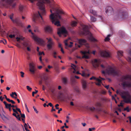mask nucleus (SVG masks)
I'll list each match as a JSON object with an SVG mask.
<instances>
[{"mask_svg":"<svg viewBox=\"0 0 131 131\" xmlns=\"http://www.w3.org/2000/svg\"><path fill=\"white\" fill-rule=\"evenodd\" d=\"M59 104H57L55 105V107H56V109H59V108L58 107V106H59Z\"/></svg>","mask_w":131,"mask_h":131,"instance_id":"3c124183","label":"nucleus"},{"mask_svg":"<svg viewBox=\"0 0 131 131\" xmlns=\"http://www.w3.org/2000/svg\"><path fill=\"white\" fill-rule=\"evenodd\" d=\"M62 110V109L61 108H60V109L58 110V113L59 114L60 113V111H61Z\"/></svg>","mask_w":131,"mask_h":131,"instance_id":"e2e57ef3","label":"nucleus"},{"mask_svg":"<svg viewBox=\"0 0 131 131\" xmlns=\"http://www.w3.org/2000/svg\"><path fill=\"white\" fill-rule=\"evenodd\" d=\"M65 94L63 93L60 92L59 93V96L62 101L67 102L68 100H70L71 99V97L69 95L67 92H64Z\"/></svg>","mask_w":131,"mask_h":131,"instance_id":"39448f33","label":"nucleus"},{"mask_svg":"<svg viewBox=\"0 0 131 131\" xmlns=\"http://www.w3.org/2000/svg\"><path fill=\"white\" fill-rule=\"evenodd\" d=\"M77 24V22L76 21H73L71 22V25L72 27H74L76 26Z\"/></svg>","mask_w":131,"mask_h":131,"instance_id":"aec40b11","label":"nucleus"},{"mask_svg":"<svg viewBox=\"0 0 131 131\" xmlns=\"http://www.w3.org/2000/svg\"><path fill=\"white\" fill-rule=\"evenodd\" d=\"M39 52V55L40 56L42 54H43V55L44 54V53L43 52Z\"/></svg>","mask_w":131,"mask_h":131,"instance_id":"864d4df0","label":"nucleus"},{"mask_svg":"<svg viewBox=\"0 0 131 131\" xmlns=\"http://www.w3.org/2000/svg\"><path fill=\"white\" fill-rule=\"evenodd\" d=\"M95 106L96 107V110L98 112L102 111V108L101 107L102 106L101 103L100 102H96L95 104Z\"/></svg>","mask_w":131,"mask_h":131,"instance_id":"f8f14e48","label":"nucleus"},{"mask_svg":"<svg viewBox=\"0 0 131 131\" xmlns=\"http://www.w3.org/2000/svg\"><path fill=\"white\" fill-rule=\"evenodd\" d=\"M16 38L17 39V41L18 42L20 40H23L24 38H23L22 36H21L20 37H17Z\"/></svg>","mask_w":131,"mask_h":131,"instance_id":"c85d7f7f","label":"nucleus"},{"mask_svg":"<svg viewBox=\"0 0 131 131\" xmlns=\"http://www.w3.org/2000/svg\"><path fill=\"white\" fill-rule=\"evenodd\" d=\"M29 46H28L27 47V49L28 51H31V49L29 47Z\"/></svg>","mask_w":131,"mask_h":131,"instance_id":"0e129e2a","label":"nucleus"},{"mask_svg":"<svg viewBox=\"0 0 131 131\" xmlns=\"http://www.w3.org/2000/svg\"><path fill=\"white\" fill-rule=\"evenodd\" d=\"M14 15V14L13 13H12L9 16V17L10 19L12 20L13 21V22L14 23L15 22H16V21L15 20V19H13V16Z\"/></svg>","mask_w":131,"mask_h":131,"instance_id":"b1692460","label":"nucleus"},{"mask_svg":"<svg viewBox=\"0 0 131 131\" xmlns=\"http://www.w3.org/2000/svg\"><path fill=\"white\" fill-rule=\"evenodd\" d=\"M116 92L117 94H119L120 95L124 102L126 103H131V96L128 92L122 91H119L117 90Z\"/></svg>","mask_w":131,"mask_h":131,"instance_id":"f03ea898","label":"nucleus"},{"mask_svg":"<svg viewBox=\"0 0 131 131\" xmlns=\"http://www.w3.org/2000/svg\"><path fill=\"white\" fill-rule=\"evenodd\" d=\"M97 78L94 77H92L90 78V80H92L93 79H94V80H96Z\"/></svg>","mask_w":131,"mask_h":131,"instance_id":"a18cd8bd","label":"nucleus"},{"mask_svg":"<svg viewBox=\"0 0 131 131\" xmlns=\"http://www.w3.org/2000/svg\"><path fill=\"white\" fill-rule=\"evenodd\" d=\"M0 116L3 120H4V119L6 118V117L5 115L4 114H2L1 113H0Z\"/></svg>","mask_w":131,"mask_h":131,"instance_id":"2f4dec72","label":"nucleus"},{"mask_svg":"<svg viewBox=\"0 0 131 131\" xmlns=\"http://www.w3.org/2000/svg\"><path fill=\"white\" fill-rule=\"evenodd\" d=\"M58 47H59L60 48H62L61 46V45L59 43L58 44Z\"/></svg>","mask_w":131,"mask_h":131,"instance_id":"774afa93","label":"nucleus"},{"mask_svg":"<svg viewBox=\"0 0 131 131\" xmlns=\"http://www.w3.org/2000/svg\"><path fill=\"white\" fill-rule=\"evenodd\" d=\"M127 118H128L129 121V122L130 123H131V117L129 116L127 117Z\"/></svg>","mask_w":131,"mask_h":131,"instance_id":"bf43d9fd","label":"nucleus"},{"mask_svg":"<svg viewBox=\"0 0 131 131\" xmlns=\"http://www.w3.org/2000/svg\"><path fill=\"white\" fill-rule=\"evenodd\" d=\"M21 117L23 118H25V115L24 114H22L21 113H20Z\"/></svg>","mask_w":131,"mask_h":131,"instance_id":"09e8293b","label":"nucleus"},{"mask_svg":"<svg viewBox=\"0 0 131 131\" xmlns=\"http://www.w3.org/2000/svg\"><path fill=\"white\" fill-rule=\"evenodd\" d=\"M75 90L77 93H79L80 92V91L78 89H76Z\"/></svg>","mask_w":131,"mask_h":131,"instance_id":"5fc2aeb1","label":"nucleus"},{"mask_svg":"<svg viewBox=\"0 0 131 131\" xmlns=\"http://www.w3.org/2000/svg\"><path fill=\"white\" fill-rule=\"evenodd\" d=\"M5 107L6 108L8 109V108H9L10 107L9 106V105H8V104H7L5 106Z\"/></svg>","mask_w":131,"mask_h":131,"instance_id":"13d9d810","label":"nucleus"},{"mask_svg":"<svg viewBox=\"0 0 131 131\" xmlns=\"http://www.w3.org/2000/svg\"><path fill=\"white\" fill-rule=\"evenodd\" d=\"M101 67L103 70L102 71V73L105 74L106 73L108 74L112 75L114 76H118L120 73V71L117 68L115 67L111 66H108L106 67L102 64L100 65Z\"/></svg>","mask_w":131,"mask_h":131,"instance_id":"f257e3e1","label":"nucleus"},{"mask_svg":"<svg viewBox=\"0 0 131 131\" xmlns=\"http://www.w3.org/2000/svg\"><path fill=\"white\" fill-rule=\"evenodd\" d=\"M61 52H62L63 53H64V52L63 51V49L62 48H61Z\"/></svg>","mask_w":131,"mask_h":131,"instance_id":"69168bd1","label":"nucleus"},{"mask_svg":"<svg viewBox=\"0 0 131 131\" xmlns=\"http://www.w3.org/2000/svg\"><path fill=\"white\" fill-rule=\"evenodd\" d=\"M12 109H13V110L14 112L16 114H18V112L16 110V109L15 110L14 108H13Z\"/></svg>","mask_w":131,"mask_h":131,"instance_id":"c03bdc74","label":"nucleus"},{"mask_svg":"<svg viewBox=\"0 0 131 131\" xmlns=\"http://www.w3.org/2000/svg\"><path fill=\"white\" fill-rule=\"evenodd\" d=\"M126 59L128 62L131 63V58L128 57Z\"/></svg>","mask_w":131,"mask_h":131,"instance_id":"58836bf2","label":"nucleus"},{"mask_svg":"<svg viewBox=\"0 0 131 131\" xmlns=\"http://www.w3.org/2000/svg\"><path fill=\"white\" fill-rule=\"evenodd\" d=\"M96 80L98 82L97 83H96V84L99 86L101 84V80L97 78Z\"/></svg>","mask_w":131,"mask_h":131,"instance_id":"4be33fe9","label":"nucleus"},{"mask_svg":"<svg viewBox=\"0 0 131 131\" xmlns=\"http://www.w3.org/2000/svg\"><path fill=\"white\" fill-rule=\"evenodd\" d=\"M45 32H51L52 31V28L49 26H47L45 27Z\"/></svg>","mask_w":131,"mask_h":131,"instance_id":"a211bd4d","label":"nucleus"},{"mask_svg":"<svg viewBox=\"0 0 131 131\" xmlns=\"http://www.w3.org/2000/svg\"><path fill=\"white\" fill-rule=\"evenodd\" d=\"M0 113H1V114H2V115H3V114H4L5 113L3 111V109L2 111H0Z\"/></svg>","mask_w":131,"mask_h":131,"instance_id":"6e6d98bb","label":"nucleus"},{"mask_svg":"<svg viewBox=\"0 0 131 131\" xmlns=\"http://www.w3.org/2000/svg\"><path fill=\"white\" fill-rule=\"evenodd\" d=\"M35 92H32V96H34V94H35L37 93L38 92V90H35Z\"/></svg>","mask_w":131,"mask_h":131,"instance_id":"e433bc0d","label":"nucleus"},{"mask_svg":"<svg viewBox=\"0 0 131 131\" xmlns=\"http://www.w3.org/2000/svg\"><path fill=\"white\" fill-rule=\"evenodd\" d=\"M15 20L16 21V22H15L14 23H15L17 24V25L19 26H22V23L18 21V20L17 19H15Z\"/></svg>","mask_w":131,"mask_h":131,"instance_id":"412c9836","label":"nucleus"},{"mask_svg":"<svg viewBox=\"0 0 131 131\" xmlns=\"http://www.w3.org/2000/svg\"><path fill=\"white\" fill-rule=\"evenodd\" d=\"M91 21V22H94L96 20V18L93 16H91L90 17Z\"/></svg>","mask_w":131,"mask_h":131,"instance_id":"a878e982","label":"nucleus"},{"mask_svg":"<svg viewBox=\"0 0 131 131\" xmlns=\"http://www.w3.org/2000/svg\"><path fill=\"white\" fill-rule=\"evenodd\" d=\"M92 63L93 66L95 68L98 67L99 66L100 62L96 59H95L92 61Z\"/></svg>","mask_w":131,"mask_h":131,"instance_id":"ddd939ff","label":"nucleus"},{"mask_svg":"<svg viewBox=\"0 0 131 131\" xmlns=\"http://www.w3.org/2000/svg\"><path fill=\"white\" fill-rule=\"evenodd\" d=\"M48 77L45 75H43L41 78V81L39 82V83L40 84H41L42 83V81H44L46 84H47V80L48 79Z\"/></svg>","mask_w":131,"mask_h":131,"instance_id":"2eb2a0df","label":"nucleus"},{"mask_svg":"<svg viewBox=\"0 0 131 131\" xmlns=\"http://www.w3.org/2000/svg\"><path fill=\"white\" fill-rule=\"evenodd\" d=\"M35 40L39 43L43 45L45 43V41L42 39L35 37L34 38Z\"/></svg>","mask_w":131,"mask_h":131,"instance_id":"4468645a","label":"nucleus"},{"mask_svg":"<svg viewBox=\"0 0 131 131\" xmlns=\"http://www.w3.org/2000/svg\"><path fill=\"white\" fill-rule=\"evenodd\" d=\"M23 45L25 47H27L28 46H30L29 44L27 42H25L23 43Z\"/></svg>","mask_w":131,"mask_h":131,"instance_id":"bb28decb","label":"nucleus"},{"mask_svg":"<svg viewBox=\"0 0 131 131\" xmlns=\"http://www.w3.org/2000/svg\"><path fill=\"white\" fill-rule=\"evenodd\" d=\"M84 56H83L82 57V58H85L86 59H88L89 58V57L88 56L86 55V54H83Z\"/></svg>","mask_w":131,"mask_h":131,"instance_id":"72a5a7b5","label":"nucleus"},{"mask_svg":"<svg viewBox=\"0 0 131 131\" xmlns=\"http://www.w3.org/2000/svg\"><path fill=\"white\" fill-rule=\"evenodd\" d=\"M127 13L123 9H120L118 11L117 17L119 18L124 19L127 16Z\"/></svg>","mask_w":131,"mask_h":131,"instance_id":"423d86ee","label":"nucleus"},{"mask_svg":"<svg viewBox=\"0 0 131 131\" xmlns=\"http://www.w3.org/2000/svg\"><path fill=\"white\" fill-rule=\"evenodd\" d=\"M67 41H68V40H65V41H64V42L65 46H68V43L67 42Z\"/></svg>","mask_w":131,"mask_h":131,"instance_id":"49530a36","label":"nucleus"},{"mask_svg":"<svg viewBox=\"0 0 131 131\" xmlns=\"http://www.w3.org/2000/svg\"><path fill=\"white\" fill-rule=\"evenodd\" d=\"M57 33L59 36L61 37L62 35L67 34L68 32L65 28L64 27H62L58 28ZM64 36L65 37H66V35H64Z\"/></svg>","mask_w":131,"mask_h":131,"instance_id":"0eeeda50","label":"nucleus"},{"mask_svg":"<svg viewBox=\"0 0 131 131\" xmlns=\"http://www.w3.org/2000/svg\"><path fill=\"white\" fill-rule=\"evenodd\" d=\"M122 82V84L124 88L129 87H131V76L127 75L123 76L120 80Z\"/></svg>","mask_w":131,"mask_h":131,"instance_id":"7ed1b4c3","label":"nucleus"},{"mask_svg":"<svg viewBox=\"0 0 131 131\" xmlns=\"http://www.w3.org/2000/svg\"><path fill=\"white\" fill-rule=\"evenodd\" d=\"M63 82L64 84H66L67 82V79L66 78H63L62 79Z\"/></svg>","mask_w":131,"mask_h":131,"instance_id":"7c9ffc66","label":"nucleus"},{"mask_svg":"<svg viewBox=\"0 0 131 131\" xmlns=\"http://www.w3.org/2000/svg\"><path fill=\"white\" fill-rule=\"evenodd\" d=\"M16 117V118L19 121H21L20 118V115L19 114H18L17 115Z\"/></svg>","mask_w":131,"mask_h":131,"instance_id":"79ce46f5","label":"nucleus"},{"mask_svg":"<svg viewBox=\"0 0 131 131\" xmlns=\"http://www.w3.org/2000/svg\"><path fill=\"white\" fill-rule=\"evenodd\" d=\"M90 12L94 15H96L97 14V12L92 9H91L90 10Z\"/></svg>","mask_w":131,"mask_h":131,"instance_id":"5701e85b","label":"nucleus"},{"mask_svg":"<svg viewBox=\"0 0 131 131\" xmlns=\"http://www.w3.org/2000/svg\"><path fill=\"white\" fill-rule=\"evenodd\" d=\"M82 87L84 90H85L87 87V82L84 80H82Z\"/></svg>","mask_w":131,"mask_h":131,"instance_id":"f3484780","label":"nucleus"},{"mask_svg":"<svg viewBox=\"0 0 131 131\" xmlns=\"http://www.w3.org/2000/svg\"><path fill=\"white\" fill-rule=\"evenodd\" d=\"M82 27L83 30L82 33L83 35H88V39L91 41H96V40L94 38L91 34L89 31L88 26L83 25Z\"/></svg>","mask_w":131,"mask_h":131,"instance_id":"20e7f679","label":"nucleus"},{"mask_svg":"<svg viewBox=\"0 0 131 131\" xmlns=\"http://www.w3.org/2000/svg\"><path fill=\"white\" fill-rule=\"evenodd\" d=\"M16 110H17V111H18V112H19L20 113H21V111L20 110V109L19 108H17Z\"/></svg>","mask_w":131,"mask_h":131,"instance_id":"4d7b16f0","label":"nucleus"},{"mask_svg":"<svg viewBox=\"0 0 131 131\" xmlns=\"http://www.w3.org/2000/svg\"><path fill=\"white\" fill-rule=\"evenodd\" d=\"M9 37L11 38H15V35H12L11 34L10 35H9Z\"/></svg>","mask_w":131,"mask_h":131,"instance_id":"4c0bfd02","label":"nucleus"},{"mask_svg":"<svg viewBox=\"0 0 131 131\" xmlns=\"http://www.w3.org/2000/svg\"><path fill=\"white\" fill-rule=\"evenodd\" d=\"M48 105L52 107L53 106L52 104L51 103H48Z\"/></svg>","mask_w":131,"mask_h":131,"instance_id":"680f3d73","label":"nucleus"},{"mask_svg":"<svg viewBox=\"0 0 131 131\" xmlns=\"http://www.w3.org/2000/svg\"><path fill=\"white\" fill-rule=\"evenodd\" d=\"M27 89L29 91H31L32 90V88H30L29 86H26Z\"/></svg>","mask_w":131,"mask_h":131,"instance_id":"ea45409f","label":"nucleus"},{"mask_svg":"<svg viewBox=\"0 0 131 131\" xmlns=\"http://www.w3.org/2000/svg\"><path fill=\"white\" fill-rule=\"evenodd\" d=\"M111 36V35H107V36L105 38V41H108L110 40V39L109 37Z\"/></svg>","mask_w":131,"mask_h":131,"instance_id":"cd10ccee","label":"nucleus"},{"mask_svg":"<svg viewBox=\"0 0 131 131\" xmlns=\"http://www.w3.org/2000/svg\"><path fill=\"white\" fill-rule=\"evenodd\" d=\"M124 111H126L127 112H129L130 111V110L129 109V107H127L126 108H124Z\"/></svg>","mask_w":131,"mask_h":131,"instance_id":"c9c22d12","label":"nucleus"},{"mask_svg":"<svg viewBox=\"0 0 131 131\" xmlns=\"http://www.w3.org/2000/svg\"><path fill=\"white\" fill-rule=\"evenodd\" d=\"M33 108L34 109V110L36 112V113H38V112L37 111L36 108L34 106H33Z\"/></svg>","mask_w":131,"mask_h":131,"instance_id":"37998d69","label":"nucleus"},{"mask_svg":"<svg viewBox=\"0 0 131 131\" xmlns=\"http://www.w3.org/2000/svg\"><path fill=\"white\" fill-rule=\"evenodd\" d=\"M90 110L91 111H94L95 110V108L94 107H92L90 108Z\"/></svg>","mask_w":131,"mask_h":131,"instance_id":"a19ab883","label":"nucleus"},{"mask_svg":"<svg viewBox=\"0 0 131 131\" xmlns=\"http://www.w3.org/2000/svg\"><path fill=\"white\" fill-rule=\"evenodd\" d=\"M73 27H72L68 26L67 27V29H68L70 31H72L73 29Z\"/></svg>","mask_w":131,"mask_h":131,"instance_id":"f704fd0d","label":"nucleus"},{"mask_svg":"<svg viewBox=\"0 0 131 131\" xmlns=\"http://www.w3.org/2000/svg\"><path fill=\"white\" fill-rule=\"evenodd\" d=\"M8 101L9 102H11L13 104H15V102L13 100H10L9 99H8V100L7 101Z\"/></svg>","mask_w":131,"mask_h":131,"instance_id":"473e14b6","label":"nucleus"},{"mask_svg":"<svg viewBox=\"0 0 131 131\" xmlns=\"http://www.w3.org/2000/svg\"><path fill=\"white\" fill-rule=\"evenodd\" d=\"M80 52L82 54H90V52L88 50V51H81Z\"/></svg>","mask_w":131,"mask_h":131,"instance_id":"c756f323","label":"nucleus"},{"mask_svg":"<svg viewBox=\"0 0 131 131\" xmlns=\"http://www.w3.org/2000/svg\"><path fill=\"white\" fill-rule=\"evenodd\" d=\"M105 12L108 15H110L113 13L114 11L112 7L109 6L106 7Z\"/></svg>","mask_w":131,"mask_h":131,"instance_id":"9d476101","label":"nucleus"},{"mask_svg":"<svg viewBox=\"0 0 131 131\" xmlns=\"http://www.w3.org/2000/svg\"><path fill=\"white\" fill-rule=\"evenodd\" d=\"M4 98V97H3V98H2V96H1L0 97V100L2 102L3 101V99Z\"/></svg>","mask_w":131,"mask_h":131,"instance_id":"052dcab7","label":"nucleus"},{"mask_svg":"<svg viewBox=\"0 0 131 131\" xmlns=\"http://www.w3.org/2000/svg\"><path fill=\"white\" fill-rule=\"evenodd\" d=\"M46 39L48 40L47 43L48 44L47 45V47L49 49H50L52 48L54 43L52 39L51 38H47Z\"/></svg>","mask_w":131,"mask_h":131,"instance_id":"6e6552de","label":"nucleus"},{"mask_svg":"<svg viewBox=\"0 0 131 131\" xmlns=\"http://www.w3.org/2000/svg\"><path fill=\"white\" fill-rule=\"evenodd\" d=\"M129 54L131 56V49H130L128 51Z\"/></svg>","mask_w":131,"mask_h":131,"instance_id":"338daca9","label":"nucleus"},{"mask_svg":"<svg viewBox=\"0 0 131 131\" xmlns=\"http://www.w3.org/2000/svg\"><path fill=\"white\" fill-rule=\"evenodd\" d=\"M25 108H26V109L27 112H28V113H29V111L28 110V108L27 107V105L26 104H25Z\"/></svg>","mask_w":131,"mask_h":131,"instance_id":"8fccbe9b","label":"nucleus"},{"mask_svg":"<svg viewBox=\"0 0 131 131\" xmlns=\"http://www.w3.org/2000/svg\"><path fill=\"white\" fill-rule=\"evenodd\" d=\"M29 71L32 74L35 73V72L36 70V68L34 66L33 64L30 63L29 64Z\"/></svg>","mask_w":131,"mask_h":131,"instance_id":"9b49d317","label":"nucleus"},{"mask_svg":"<svg viewBox=\"0 0 131 131\" xmlns=\"http://www.w3.org/2000/svg\"><path fill=\"white\" fill-rule=\"evenodd\" d=\"M86 42V40L84 39H80L79 40V43L81 45H84Z\"/></svg>","mask_w":131,"mask_h":131,"instance_id":"6ab92c4d","label":"nucleus"},{"mask_svg":"<svg viewBox=\"0 0 131 131\" xmlns=\"http://www.w3.org/2000/svg\"><path fill=\"white\" fill-rule=\"evenodd\" d=\"M24 8V6L22 5H20L19 6V9L20 11L21 12H22Z\"/></svg>","mask_w":131,"mask_h":131,"instance_id":"393cba45","label":"nucleus"},{"mask_svg":"<svg viewBox=\"0 0 131 131\" xmlns=\"http://www.w3.org/2000/svg\"><path fill=\"white\" fill-rule=\"evenodd\" d=\"M14 93L15 92H12V94H10V96L12 97H14Z\"/></svg>","mask_w":131,"mask_h":131,"instance_id":"603ef678","label":"nucleus"},{"mask_svg":"<svg viewBox=\"0 0 131 131\" xmlns=\"http://www.w3.org/2000/svg\"><path fill=\"white\" fill-rule=\"evenodd\" d=\"M20 73L21 74V77L23 78L24 77V73L22 71H21L20 72Z\"/></svg>","mask_w":131,"mask_h":131,"instance_id":"de8ad7c7","label":"nucleus"},{"mask_svg":"<svg viewBox=\"0 0 131 131\" xmlns=\"http://www.w3.org/2000/svg\"><path fill=\"white\" fill-rule=\"evenodd\" d=\"M123 52L122 51H118L117 52V57L120 61H121L122 63L124 64V62L120 59V58L123 56Z\"/></svg>","mask_w":131,"mask_h":131,"instance_id":"dca6fc26","label":"nucleus"},{"mask_svg":"<svg viewBox=\"0 0 131 131\" xmlns=\"http://www.w3.org/2000/svg\"><path fill=\"white\" fill-rule=\"evenodd\" d=\"M99 53L100 55L103 57H110V53L105 51L100 50Z\"/></svg>","mask_w":131,"mask_h":131,"instance_id":"1a4fd4ad","label":"nucleus"}]
</instances>
